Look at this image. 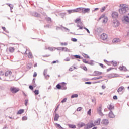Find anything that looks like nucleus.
Instances as JSON below:
<instances>
[{"instance_id":"obj_1","label":"nucleus","mask_w":129,"mask_h":129,"mask_svg":"<svg viewBox=\"0 0 129 129\" xmlns=\"http://www.w3.org/2000/svg\"><path fill=\"white\" fill-rule=\"evenodd\" d=\"M11 75H12V72L11 71H7L5 73V76L4 78L2 79L0 77V79L1 80H3L4 81H11Z\"/></svg>"},{"instance_id":"obj_2","label":"nucleus","mask_w":129,"mask_h":129,"mask_svg":"<svg viewBox=\"0 0 129 129\" xmlns=\"http://www.w3.org/2000/svg\"><path fill=\"white\" fill-rule=\"evenodd\" d=\"M120 7L121 8L119 10L120 14H121V15L125 14V13H126V8L125 7V5H124V4H122L120 5Z\"/></svg>"},{"instance_id":"obj_3","label":"nucleus","mask_w":129,"mask_h":129,"mask_svg":"<svg viewBox=\"0 0 129 129\" xmlns=\"http://www.w3.org/2000/svg\"><path fill=\"white\" fill-rule=\"evenodd\" d=\"M10 90L12 93H17V92H19V91H20V89L15 87H11Z\"/></svg>"},{"instance_id":"obj_4","label":"nucleus","mask_w":129,"mask_h":129,"mask_svg":"<svg viewBox=\"0 0 129 129\" xmlns=\"http://www.w3.org/2000/svg\"><path fill=\"white\" fill-rule=\"evenodd\" d=\"M112 25L115 28H116V27H118L119 26V22L115 19L113 20Z\"/></svg>"},{"instance_id":"obj_5","label":"nucleus","mask_w":129,"mask_h":129,"mask_svg":"<svg viewBox=\"0 0 129 129\" xmlns=\"http://www.w3.org/2000/svg\"><path fill=\"white\" fill-rule=\"evenodd\" d=\"M123 22L126 24L129 23V17L128 16H124L123 17Z\"/></svg>"},{"instance_id":"obj_6","label":"nucleus","mask_w":129,"mask_h":129,"mask_svg":"<svg viewBox=\"0 0 129 129\" xmlns=\"http://www.w3.org/2000/svg\"><path fill=\"white\" fill-rule=\"evenodd\" d=\"M83 25V23H82V22H79L77 24V27H78L79 28H78L77 30H82V29H83V27H82Z\"/></svg>"},{"instance_id":"obj_7","label":"nucleus","mask_w":129,"mask_h":129,"mask_svg":"<svg viewBox=\"0 0 129 129\" xmlns=\"http://www.w3.org/2000/svg\"><path fill=\"white\" fill-rule=\"evenodd\" d=\"M108 123H109V121L107 119H104L102 120L101 124L103 125H108Z\"/></svg>"},{"instance_id":"obj_8","label":"nucleus","mask_w":129,"mask_h":129,"mask_svg":"<svg viewBox=\"0 0 129 129\" xmlns=\"http://www.w3.org/2000/svg\"><path fill=\"white\" fill-rule=\"evenodd\" d=\"M93 126H95V125L93 123H91L90 124H87V127H85L84 129H90L92 128Z\"/></svg>"},{"instance_id":"obj_9","label":"nucleus","mask_w":129,"mask_h":129,"mask_svg":"<svg viewBox=\"0 0 129 129\" xmlns=\"http://www.w3.org/2000/svg\"><path fill=\"white\" fill-rule=\"evenodd\" d=\"M107 34L105 33H103L101 35V39L103 41H105V40L107 39Z\"/></svg>"},{"instance_id":"obj_10","label":"nucleus","mask_w":129,"mask_h":129,"mask_svg":"<svg viewBox=\"0 0 129 129\" xmlns=\"http://www.w3.org/2000/svg\"><path fill=\"white\" fill-rule=\"evenodd\" d=\"M82 11H83V8L82 7L75 9V11L76 13H82Z\"/></svg>"},{"instance_id":"obj_11","label":"nucleus","mask_w":129,"mask_h":129,"mask_svg":"<svg viewBox=\"0 0 129 129\" xmlns=\"http://www.w3.org/2000/svg\"><path fill=\"white\" fill-rule=\"evenodd\" d=\"M90 12V9L83 8L82 13L86 14V13H89Z\"/></svg>"},{"instance_id":"obj_12","label":"nucleus","mask_w":129,"mask_h":129,"mask_svg":"<svg viewBox=\"0 0 129 129\" xmlns=\"http://www.w3.org/2000/svg\"><path fill=\"white\" fill-rule=\"evenodd\" d=\"M102 107H101V106H100L97 109L98 113H99V114H100V115H103V113H102Z\"/></svg>"},{"instance_id":"obj_13","label":"nucleus","mask_w":129,"mask_h":129,"mask_svg":"<svg viewBox=\"0 0 129 129\" xmlns=\"http://www.w3.org/2000/svg\"><path fill=\"white\" fill-rule=\"evenodd\" d=\"M112 18H114V19H116L118 17V13L116 12H114L112 14Z\"/></svg>"},{"instance_id":"obj_14","label":"nucleus","mask_w":129,"mask_h":129,"mask_svg":"<svg viewBox=\"0 0 129 129\" xmlns=\"http://www.w3.org/2000/svg\"><path fill=\"white\" fill-rule=\"evenodd\" d=\"M61 89L62 90H66V89H67V87H66V83H61Z\"/></svg>"},{"instance_id":"obj_15","label":"nucleus","mask_w":129,"mask_h":129,"mask_svg":"<svg viewBox=\"0 0 129 129\" xmlns=\"http://www.w3.org/2000/svg\"><path fill=\"white\" fill-rule=\"evenodd\" d=\"M100 118H98V119L96 120L94 122V125H99L100 124Z\"/></svg>"},{"instance_id":"obj_16","label":"nucleus","mask_w":129,"mask_h":129,"mask_svg":"<svg viewBox=\"0 0 129 129\" xmlns=\"http://www.w3.org/2000/svg\"><path fill=\"white\" fill-rule=\"evenodd\" d=\"M109 117L110 118H114L115 117V115H114V114L111 111L109 113Z\"/></svg>"},{"instance_id":"obj_17","label":"nucleus","mask_w":129,"mask_h":129,"mask_svg":"<svg viewBox=\"0 0 129 129\" xmlns=\"http://www.w3.org/2000/svg\"><path fill=\"white\" fill-rule=\"evenodd\" d=\"M59 117H60V116H59L58 114L55 113L54 118V121H58V119H59Z\"/></svg>"},{"instance_id":"obj_18","label":"nucleus","mask_w":129,"mask_h":129,"mask_svg":"<svg viewBox=\"0 0 129 129\" xmlns=\"http://www.w3.org/2000/svg\"><path fill=\"white\" fill-rule=\"evenodd\" d=\"M47 72H48V70L47 69L44 70V72H43V74H44L46 79H48V78H47V76H48V77H50V75H46V74H47Z\"/></svg>"},{"instance_id":"obj_19","label":"nucleus","mask_w":129,"mask_h":129,"mask_svg":"<svg viewBox=\"0 0 129 129\" xmlns=\"http://www.w3.org/2000/svg\"><path fill=\"white\" fill-rule=\"evenodd\" d=\"M58 28V29H61V30H63V29H64V30H65L66 32H69V31H70L69 30V29H68V28H66L65 27H63V26H62V28L58 27H57L56 29H57Z\"/></svg>"},{"instance_id":"obj_20","label":"nucleus","mask_w":129,"mask_h":129,"mask_svg":"<svg viewBox=\"0 0 129 129\" xmlns=\"http://www.w3.org/2000/svg\"><path fill=\"white\" fill-rule=\"evenodd\" d=\"M120 41V39L119 38H115L113 40L112 42L113 43L115 44H117V43H119V42Z\"/></svg>"},{"instance_id":"obj_21","label":"nucleus","mask_w":129,"mask_h":129,"mask_svg":"<svg viewBox=\"0 0 129 129\" xmlns=\"http://www.w3.org/2000/svg\"><path fill=\"white\" fill-rule=\"evenodd\" d=\"M33 16L36 17L37 18H39V17H41V15L36 12L33 13Z\"/></svg>"},{"instance_id":"obj_22","label":"nucleus","mask_w":129,"mask_h":129,"mask_svg":"<svg viewBox=\"0 0 129 129\" xmlns=\"http://www.w3.org/2000/svg\"><path fill=\"white\" fill-rule=\"evenodd\" d=\"M6 5L9 6V7L10 8L11 12H12L13 11H12V10L14 9V5H13V4H9V3H7Z\"/></svg>"},{"instance_id":"obj_23","label":"nucleus","mask_w":129,"mask_h":129,"mask_svg":"<svg viewBox=\"0 0 129 129\" xmlns=\"http://www.w3.org/2000/svg\"><path fill=\"white\" fill-rule=\"evenodd\" d=\"M107 108H108L109 109V110H110V111H111V110H112V109H114V107L113 106H112V105L110 104L107 106Z\"/></svg>"},{"instance_id":"obj_24","label":"nucleus","mask_w":129,"mask_h":129,"mask_svg":"<svg viewBox=\"0 0 129 129\" xmlns=\"http://www.w3.org/2000/svg\"><path fill=\"white\" fill-rule=\"evenodd\" d=\"M79 127H83V126H85V123L83 122L79 123L78 124Z\"/></svg>"},{"instance_id":"obj_25","label":"nucleus","mask_w":129,"mask_h":129,"mask_svg":"<svg viewBox=\"0 0 129 129\" xmlns=\"http://www.w3.org/2000/svg\"><path fill=\"white\" fill-rule=\"evenodd\" d=\"M123 89H124V87L121 86L118 89L117 92H121V91H122L123 90Z\"/></svg>"},{"instance_id":"obj_26","label":"nucleus","mask_w":129,"mask_h":129,"mask_svg":"<svg viewBox=\"0 0 129 129\" xmlns=\"http://www.w3.org/2000/svg\"><path fill=\"white\" fill-rule=\"evenodd\" d=\"M62 51L64 52H70V49H68L67 47H62Z\"/></svg>"},{"instance_id":"obj_27","label":"nucleus","mask_w":129,"mask_h":129,"mask_svg":"<svg viewBox=\"0 0 129 129\" xmlns=\"http://www.w3.org/2000/svg\"><path fill=\"white\" fill-rule=\"evenodd\" d=\"M68 13H69V14H71L72 13H76L75 12V9H73V10H68L67 11Z\"/></svg>"},{"instance_id":"obj_28","label":"nucleus","mask_w":129,"mask_h":129,"mask_svg":"<svg viewBox=\"0 0 129 129\" xmlns=\"http://www.w3.org/2000/svg\"><path fill=\"white\" fill-rule=\"evenodd\" d=\"M24 110V109H22L19 110L18 112H17V114H22V113H23Z\"/></svg>"},{"instance_id":"obj_29","label":"nucleus","mask_w":129,"mask_h":129,"mask_svg":"<svg viewBox=\"0 0 129 129\" xmlns=\"http://www.w3.org/2000/svg\"><path fill=\"white\" fill-rule=\"evenodd\" d=\"M69 127L70 128H76V126L75 125H73V124H70L69 125Z\"/></svg>"},{"instance_id":"obj_30","label":"nucleus","mask_w":129,"mask_h":129,"mask_svg":"<svg viewBox=\"0 0 129 129\" xmlns=\"http://www.w3.org/2000/svg\"><path fill=\"white\" fill-rule=\"evenodd\" d=\"M9 52H10V53H13L15 51V48L14 47H10L9 48Z\"/></svg>"},{"instance_id":"obj_31","label":"nucleus","mask_w":129,"mask_h":129,"mask_svg":"<svg viewBox=\"0 0 129 129\" xmlns=\"http://www.w3.org/2000/svg\"><path fill=\"white\" fill-rule=\"evenodd\" d=\"M108 18L107 17H104V19L103 20V23L104 24H106V23H107V21H108Z\"/></svg>"},{"instance_id":"obj_32","label":"nucleus","mask_w":129,"mask_h":129,"mask_svg":"<svg viewBox=\"0 0 129 129\" xmlns=\"http://www.w3.org/2000/svg\"><path fill=\"white\" fill-rule=\"evenodd\" d=\"M120 70H123V71H126V67L124 66L120 67Z\"/></svg>"},{"instance_id":"obj_33","label":"nucleus","mask_w":129,"mask_h":129,"mask_svg":"<svg viewBox=\"0 0 129 129\" xmlns=\"http://www.w3.org/2000/svg\"><path fill=\"white\" fill-rule=\"evenodd\" d=\"M77 97H78V94H75L71 96V98H77Z\"/></svg>"},{"instance_id":"obj_34","label":"nucleus","mask_w":129,"mask_h":129,"mask_svg":"<svg viewBox=\"0 0 129 129\" xmlns=\"http://www.w3.org/2000/svg\"><path fill=\"white\" fill-rule=\"evenodd\" d=\"M55 125H56V127L57 128H59V129H64L63 128V127H62V126H61V125H60L58 123H56Z\"/></svg>"},{"instance_id":"obj_35","label":"nucleus","mask_w":129,"mask_h":129,"mask_svg":"<svg viewBox=\"0 0 129 129\" xmlns=\"http://www.w3.org/2000/svg\"><path fill=\"white\" fill-rule=\"evenodd\" d=\"M102 78V76H100L99 77H96L94 78V80H97L98 79H101Z\"/></svg>"},{"instance_id":"obj_36","label":"nucleus","mask_w":129,"mask_h":129,"mask_svg":"<svg viewBox=\"0 0 129 129\" xmlns=\"http://www.w3.org/2000/svg\"><path fill=\"white\" fill-rule=\"evenodd\" d=\"M29 54H28V58H29V59H32V58H33V54H32L31 52H28Z\"/></svg>"},{"instance_id":"obj_37","label":"nucleus","mask_w":129,"mask_h":129,"mask_svg":"<svg viewBox=\"0 0 129 129\" xmlns=\"http://www.w3.org/2000/svg\"><path fill=\"white\" fill-rule=\"evenodd\" d=\"M56 88H57V89H62V87L61 85L59 84L56 85Z\"/></svg>"},{"instance_id":"obj_38","label":"nucleus","mask_w":129,"mask_h":129,"mask_svg":"<svg viewBox=\"0 0 129 129\" xmlns=\"http://www.w3.org/2000/svg\"><path fill=\"white\" fill-rule=\"evenodd\" d=\"M74 57H75V58H76V59H81V56L79 55H74Z\"/></svg>"},{"instance_id":"obj_39","label":"nucleus","mask_w":129,"mask_h":129,"mask_svg":"<svg viewBox=\"0 0 129 129\" xmlns=\"http://www.w3.org/2000/svg\"><path fill=\"white\" fill-rule=\"evenodd\" d=\"M60 45L61 46H67L68 45V43H67V42H61Z\"/></svg>"},{"instance_id":"obj_40","label":"nucleus","mask_w":129,"mask_h":129,"mask_svg":"<svg viewBox=\"0 0 129 129\" xmlns=\"http://www.w3.org/2000/svg\"><path fill=\"white\" fill-rule=\"evenodd\" d=\"M48 49H49L50 51H55V50H56V48H55V47H48Z\"/></svg>"},{"instance_id":"obj_41","label":"nucleus","mask_w":129,"mask_h":129,"mask_svg":"<svg viewBox=\"0 0 129 129\" xmlns=\"http://www.w3.org/2000/svg\"><path fill=\"white\" fill-rule=\"evenodd\" d=\"M29 53H31V52H30V50H29V49H26V51H25V53H24V54H25V55H27V54H29Z\"/></svg>"},{"instance_id":"obj_42","label":"nucleus","mask_w":129,"mask_h":129,"mask_svg":"<svg viewBox=\"0 0 129 129\" xmlns=\"http://www.w3.org/2000/svg\"><path fill=\"white\" fill-rule=\"evenodd\" d=\"M28 101H29V100H28V99L25 100L24 103H25V106H27V105H28Z\"/></svg>"},{"instance_id":"obj_43","label":"nucleus","mask_w":129,"mask_h":129,"mask_svg":"<svg viewBox=\"0 0 129 129\" xmlns=\"http://www.w3.org/2000/svg\"><path fill=\"white\" fill-rule=\"evenodd\" d=\"M83 56L84 57V58H87V59L89 58V56H88L87 54H83Z\"/></svg>"},{"instance_id":"obj_44","label":"nucleus","mask_w":129,"mask_h":129,"mask_svg":"<svg viewBox=\"0 0 129 129\" xmlns=\"http://www.w3.org/2000/svg\"><path fill=\"white\" fill-rule=\"evenodd\" d=\"M102 18H105V15L104 14L102 15L99 18L98 21H100L101 19H102Z\"/></svg>"},{"instance_id":"obj_45","label":"nucleus","mask_w":129,"mask_h":129,"mask_svg":"<svg viewBox=\"0 0 129 129\" xmlns=\"http://www.w3.org/2000/svg\"><path fill=\"white\" fill-rule=\"evenodd\" d=\"M45 19H46V21H48V22H51V18H50V17H46L45 18Z\"/></svg>"},{"instance_id":"obj_46","label":"nucleus","mask_w":129,"mask_h":129,"mask_svg":"<svg viewBox=\"0 0 129 129\" xmlns=\"http://www.w3.org/2000/svg\"><path fill=\"white\" fill-rule=\"evenodd\" d=\"M64 61H65V62H69V61H70V58L67 57L64 59Z\"/></svg>"},{"instance_id":"obj_47","label":"nucleus","mask_w":129,"mask_h":129,"mask_svg":"<svg viewBox=\"0 0 129 129\" xmlns=\"http://www.w3.org/2000/svg\"><path fill=\"white\" fill-rule=\"evenodd\" d=\"M34 93H35V95H38V94H39V90H35L34 91Z\"/></svg>"},{"instance_id":"obj_48","label":"nucleus","mask_w":129,"mask_h":129,"mask_svg":"<svg viewBox=\"0 0 129 129\" xmlns=\"http://www.w3.org/2000/svg\"><path fill=\"white\" fill-rule=\"evenodd\" d=\"M66 101H67V98H64V99L61 101V103H64L66 102Z\"/></svg>"},{"instance_id":"obj_49","label":"nucleus","mask_w":129,"mask_h":129,"mask_svg":"<svg viewBox=\"0 0 129 129\" xmlns=\"http://www.w3.org/2000/svg\"><path fill=\"white\" fill-rule=\"evenodd\" d=\"M75 23H78L79 22H81L80 18H77L75 20Z\"/></svg>"},{"instance_id":"obj_50","label":"nucleus","mask_w":129,"mask_h":129,"mask_svg":"<svg viewBox=\"0 0 129 129\" xmlns=\"http://www.w3.org/2000/svg\"><path fill=\"white\" fill-rule=\"evenodd\" d=\"M87 114H88V115H91V109H90L88 112H87Z\"/></svg>"},{"instance_id":"obj_51","label":"nucleus","mask_w":129,"mask_h":129,"mask_svg":"<svg viewBox=\"0 0 129 129\" xmlns=\"http://www.w3.org/2000/svg\"><path fill=\"white\" fill-rule=\"evenodd\" d=\"M5 75V73L3 71H0V76H3Z\"/></svg>"},{"instance_id":"obj_52","label":"nucleus","mask_w":129,"mask_h":129,"mask_svg":"<svg viewBox=\"0 0 129 129\" xmlns=\"http://www.w3.org/2000/svg\"><path fill=\"white\" fill-rule=\"evenodd\" d=\"M104 11H105V7H102V9H101V12L102 13H103V12H104Z\"/></svg>"},{"instance_id":"obj_53","label":"nucleus","mask_w":129,"mask_h":129,"mask_svg":"<svg viewBox=\"0 0 129 129\" xmlns=\"http://www.w3.org/2000/svg\"><path fill=\"white\" fill-rule=\"evenodd\" d=\"M28 119V118L26 116H24L22 118V120H27Z\"/></svg>"},{"instance_id":"obj_54","label":"nucleus","mask_w":129,"mask_h":129,"mask_svg":"<svg viewBox=\"0 0 129 129\" xmlns=\"http://www.w3.org/2000/svg\"><path fill=\"white\" fill-rule=\"evenodd\" d=\"M88 64H89V65H93V60H91L90 62H88Z\"/></svg>"},{"instance_id":"obj_55","label":"nucleus","mask_w":129,"mask_h":129,"mask_svg":"<svg viewBox=\"0 0 129 129\" xmlns=\"http://www.w3.org/2000/svg\"><path fill=\"white\" fill-rule=\"evenodd\" d=\"M84 29L85 30H86L87 33H88V34H90V31H89V30L87 28H86V27H84Z\"/></svg>"},{"instance_id":"obj_56","label":"nucleus","mask_w":129,"mask_h":129,"mask_svg":"<svg viewBox=\"0 0 129 129\" xmlns=\"http://www.w3.org/2000/svg\"><path fill=\"white\" fill-rule=\"evenodd\" d=\"M112 63H113L114 66H117V62L116 61L114 62L113 61H112Z\"/></svg>"},{"instance_id":"obj_57","label":"nucleus","mask_w":129,"mask_h":129,"mask_svg":"<svg viewBox=\"0 0 129 129\" xmlns=\"http://www.w3.org/2000/svg\"><path fill=\"white\" fill-rule=\"evenodd\" d=\"M71 40L73 42H77V39H76V38H72Z\"/></svg>"},{"instance_id":"obj_58","label":"nucleus","mask_w":129,"mask_h":129,"mask_svg":"<svg viewBox=\"0 0 129 129\" xmlns=\"http://www.w3.org/2000/svg\"><path fill=\"white\" fill-rule=\"evenodd\" d=\"M113 99H114L115 100H117V99H118L117 96H116V95L114 96L113 97Z\"/></svg>"},{"instance_id":"obj_59","label":"nucleus","mask_w":129,"mask_h":129,"mask_svg":"<svg viewBox=\"0 0 129 129\" xmlns=\"http://www.w3.org/2000/svg\"><path fill=\"white\" fill-rule=\"evenodd\" d=\"M29 88H30L31 90H33V89H34V87H33L32 85H30Z\"/></svg>"},{"instance_id":"obj_60","label":"nucleus","mask_w":129,"mask_h":129,"mask_svg":"<svg viewBox=\"0 0 129 129\" xmlns=\"http://www.w3.org/2000/svg\"><path fill=\"white\" fill-rule=\"evenodd\" d=\"M83 62H84L85 64H88V61L86 60V59H83Z\"/></svg>"},{"instance_id":"obj_61","label":"nucleus","mask_w":129,"mask_h":129,"mask_svg":"<svg viewBox=\"0 0 129 129\" xmlns=\"http://www.w3.org/2000/svg\"><path fill=\"white\" fill-rule=\"evenodd\" d=\"M82 109V107H80L77 108V111H80Z\"/></svg>"},{"instance_id":"obj_62","label":"nucleus","mask_w":129,"mask_h":129,"mask_svg":"<svg viewBox=\"0 0 129 129\" xmlns=\"http://www.w3.org/2000/svg\"><path fill=\"white\" fill-rule=\"evenodd\" d=\"M99 65L102 68H104V67H105L102 63H99Z\"/></svg>"},{"instance_id":"obj_63","label":"nucleus","mask_w":129,"mask_h":129,"mask_svg":"<svg viewBox=\"0 0 129 129\" xmlns=\"http://www.w3.org/2000/svg\"><path fill=\"white\" fill-rule=\"evenodd\" d=\"M92 102H93L94 103H96V100H95V99H92Z\"/></svg>"},{"instance_id":"obj_64","label":"nucleus","mask_w":129,"mask_h":129,"mask_svg":"<svg viewBox=\"0 0 129 129\" xmlns=\"http://www.w3.org/2000/svg\"><path fill=\"white\" fill-rule=\"evenodd\" d=\"M85 84H91V82H86Z\"/></svg>"}]
</instances>
